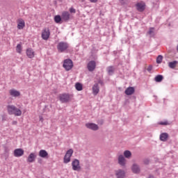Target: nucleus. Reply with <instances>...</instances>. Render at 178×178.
Wrapping results in <instances>:
<instances>
[{
	"label": "nucleus",
	"mask_w": 178,
	"mask_h": 178,
	"mask_svg": "<svg viewBox=\"0 0 178 178\" xmlns=\"http://www.w3.org/2000/svg\"><path fill=\"white\" fill-rule=\"evenodd\" d=\"M7 111L8 115H15V116H22V111L13 105H8Z\"/></svg>",
	"instance_id": "f257e3e1"
},
{
	"label": "nucleus",
	"mask_w": 178,
	"mask_h": 178,
	"mask_svg": "<svg viewBox=\"0 0 178 178\" xmlns=\"http://www.w3.org/2000/svg\"><path fill=\"white\" fill-rule=\"evenodd\" d=\"M63 67L67 71L72 70L73 69V61L70 58H67L64 60Z\"/></svg>",
	"instance_id": "f03ea898"
},
{
	"label": "nucleus",
	"mask_w": 178,
	"mask_h": 178,
	"mask_svg": "<svg viewBox=\"0 0 178 178\" xmlns=\"http://www.w3.org/2000/svg\"><path fill=\"white\" fill-rule=\"evenodd\" d=\"M69 48V44L66 42H60L57 44V49L58 52H65Z\"/></svg>",
	"instance_id": "7ed1b4c3"
},
{
	"label": "nucleus",
	"mask_w": 178,
	"mask_h": 178,
	"mask_svg": "<svg viewBox=\"0 0 178 178\" xmlns=\"http://www.w3.org/2000/svg\"><path fill=\"white\" fill-rule=\"evenodd\" d=\"M59 99L61 104H67L70 101V95L67 93H63L59 95Z\"/></svg>",
	"instance_id": "20e7f679"
},
{
	"label": "nucleus",
	"mask_w": 178,
	"mask_h": 178,
	"mask_svg": "<svg viewBox=\"0 0 178 178\" xmlns=\"http://www.w3.org/2000/svg\"><path fill=\"white\" fill-rule=\"evenodd\" d=\"M72 170L76 172H80L81 170V166H80V161L77 159H74L72 162Z\"/></svg>",
	"instance_id": "39448f33"
},
{
	"label": "nucleus",
	"mask_w": 178,
	"mask_h": 178,
	"mask_svg": "<svg viewBox=\"0 0 178 178\" xmlns=\"http://www.w3.org/2000/svg\"><path fill=\"white\" fill-rule=\"evenodd\" d=\"M72 155H73V150L70 149L67 151L65 155L64 156V163H69V162H70V158H72Z\"/></svg>",
	"instance_id": "423d86ee"
},
{
	"label": "nucleus",
	"mask_w": 178,
	"mask_h": 178,
	"mask_svg": "<svg viewBox=\"0 0 178 178\" xmlns=\"http://www.w3.org/2000/svg\"><path fill=\"white\" fill-rule=\"evenodd\" d=\"M49 35H51V32L49 31V29L44 28L42 31V38L47 41L48 38H49Z\"/></svg>",
	"instance_id": "0eeeda50"
},
{
	"label": "nucleus",
	"mask_w": 178,
	"mask_h": 178,
	"mask_svg": "<svg viewBox=\"0 0 178 178\" xmlns=\"http://www.w3.org/2000/svg\"><path fill=\"white\" fill-rule=\"evenodd\" d=\"M145 3L144 1L138 2L136 4L138 12H144L145 10Z\"/></svg>",
	"instance_id": "6e6552de"
},
{
	"label": "nucleus",
	"mask_w": 178,
	"mask_h": 178,
	"mask_svg": "<svg viewBox=\"0 0 178 178\" xmlns=\"http://www.w3.org/2000/svg\"><path fill=\"white\" fill-rule=\"evenodd\" d=\"M88 70L89 72H94L97 67V63L95 60H90L87 65Z\"/></svg>",
	"instance_id": "1a4fd4ad"
},
{
	"label": "nucleus",
	"mask_w": 178,
	"mask_h": 178,
	"mask_svg": "<svg viewBox=\"0 0 178 178\" xmlns=\"http://www.w3.org/2000/svg\"><path fill=\"white\" fill-rule=\"evenodd\" d=\"M115 176L117 178H124L126 177V172L123 170H116L115 171Z\"/></svg>",
	"instance_id": "9d476101"
},
{
	"label": "nucleus",
	"mask_w": 178,
	"mask_h": 178,
	"mask_svg": "<svg viewBox=\"0 0 178 178\" xmlns=\"http://www.w3.org/2000/svg\"><path fill=\"white\" fill-rule=\"evenodd\" d=\"M24 155V150L23 149H15L14 150V156L16 158H20V156H23Z\"/></svg>",
	"instance_id": "9b49d317"
},
{
	"label": "nucleus",
	"mask_w": 178,
	"mask_h": 178,
	"mask_svg": "<svg viewBox=\"0 0 178 178\" xmlns=\"http://www.w3.org/2000/svg\"><path fill=\"white\" fill-rule=\"evenodd\" d=\"M86 127H87V129L93 130V131H97V130H98V129H99L98 127V125H97V124H95V123H87V124H86Z\"/></svg>",
	"instance_id": "f8f14e48"
},
{
	"label": "nucleus",
	"mask_w": 178,
	"mask_h": 178,
	"mask_svg": "<svg viewBox=\"0 0 178 178\" xmlns=\"http://www.w3.org/2000/svg\"><path fill=\"white\" fill-rule=\"evenodd\" d=\"M70 19V13L67 11L63 12L62 13V19L64 22H69Z\"/></svg>",
	"instance_id": "ddd939ff"
},
{
	"label": "nucleus",
	"mask_w": 178,
	"mask_h": 178,
	"mask_svg": "<svg viewBox=\"0 0 178 178\" xmlns=\"http://www.w3.org/2000/svg\"><path fill=\"white\" fill-rule=\"evenodd\" d=\"M131 170L134 173L138 174L140 172V165H138L137 163H134L131 168Z\"/></svg>",
	"instance_id": "4468645a"
},
{
	"label": "nucleus",
	"mask_w": 178,
	"mask_h": 178,
	"mask_svg": "<svg viewBox=\"0 0 178 178\" xmlns=\"http://www.w3.org/2000/svg\"><path fill=\"white\" fill-rule=\"evenodd\" d=\"M36 158H37V155H35V154L31 153L27 158V162H29V163H33V162L35 161Z\"/></svg>",
	"instance_id": "2eb2a0df"
},
{
	"label": "nucleus",
	"mask_w": 178,
	"mask_h": 178,
	"mask_svg": "<svg viewBox=\"0 0 178 178\" xmlns=\"http://www.w3.org/2000/svg\"><path fill=\"white\" fill-rule=\"evenodd\" d=\"M134 91H136L134 87L129 86L125 90L124 92L126 95H133V94H134Z\"/></svg>",
	"instance_id": "dca6fc26"
},
{
	"label": "nucleus",
	"mask_w": 178,
	"mask_h": 178,
	"mask_svg": "<svg viewBox=\"0 0 178 178\" xmlns=\"http://www.w3.org/2000/svg\"><path fill=\"white\" fill-rule=\"evenodd\" d=\"M118 163L121 166H124L126 165V159H124V156L122 154L118 156Z\"/></svg>",
	"instance_id": "f3484780"
},
{
	"label": "nucleus",
	"mask_w": 178,
	"mask_h": 178,
	"mask_svg": "<svg viewBox=\"0 0 178 178\" xmlns=\"http://www.w3.org/2000/svg\"><path fill=\"white\" fill-rule=\"evenodd\" d=\"M92 93L94 95H97L98 92H99V86L98 83H95L92 88Z\"/></svg>",
	"instance_id": "a211bd4d"
},
{
	"label": "nucleus",
	"mask_w": 178,
	"mask_h": 178,
	"mask_svg": "<svg viewBox=\"0 0 178 178\" xmlns=\"http://www.w3.org/2000/svg\"><path fill=\"white\" fill-rule=\"evenodd\" d=\"M25 26H26V23L24 22V20L19 19L18 21V24H17L18 30H23V29H24Z\"/></svg>",
	"instance_id": "6ab92c4d"
},
{
	"label": "nucleus",
	"mask_w": 178,
	"mask_h": 178,
	"mask_svg": "<svg viewBox=\"0 0 178 178\" xmlns=\"http://www.w3.org/2000/svg\"><path fill=\"white\" fill-rule=\"evenodd\" d=\"M169 138V134L166 132L162 133L160 134V140L161 141H168V138Z\"/></svg>",
	"instance_id": "aec40b11"
},
{
	"label": "nucleus",
	"mask_w": 178,
	"mask_h": 178,
	"mask_svg": "<svg viewBox=\"0 0 178 178\" xmlns=\"http://www.w3.org/2000/svg\"><path fill=\"white\" fill-rule=\"evenodd\" d=\"M39 156H40V158H48V152L44 149L40 150Z\"/></svg>",
	"instance_id": "412c9836"
},
{
	"label": "nucleus",
	"mask_w": 178,
	"mask_h": 178,
	"mask_svg": "<svg viewBox=\"0 0 178 178\" xmlns=\"http://www.w3.org/2000/svg\"><path fill=\"white\" fill-rule=\"evenodd\" d=\"M10 95L11 97H20V92L15 89H12L10 90Z\"/></svg>",
	"instance_id": "4be33fe9"
},
{
	"label": "nucleus",
	"mask_w": 178,
	"mask_h": 178,
	"mask_svg": "<svg viewBox=\"0 0 178 178\" xmlns=\"http://www.w3.org/2000/svg\"><path fill=\"white\" fill-rule=\"evenodd\" d=\"M108 76H112L115 73V68L113 66H109L106 68Z\"/></svg>",
	"instance_id": "5701e85b"
},
{
	"label": "nucleus",
	"mask_w": 178,
	"mask_h": 178,
	"mask_svg": "<svg viewBox=\"0 0 178 178\" xmlns=\"http://www.w3.org/2000/svg\"><path fill=\"white\" fill-rule=\"evenodd\" d=\"M26 55L30 59H31L34 56V51L33 49H28L26 50Z\"/></svg>",
	"instance_id": "b1692460"
},
{
	"label": "nucleus",
	"mask_w": 178,
	"mask_h": 178,
	"mask_svg": "<svg viewBox=\"0 0 178 178\" xmlns=\"http://www.w3.org/2000/svg\"><path fill=\"white\" fill-rule=\"evenodd\" d=\"M177 63H178L177 60L171 61L168 63V66L170 69H175Z\"/></svg>",
	"instance_id": "393cba45"
},
{
	"label": "nucleus",
	"mask_w": 178,
	"mask_h": 178,
	"mask_svg": "<svg viewBox=\"0 0 178 178\" xmlns=\"http://www.w3.org/2000/svg\"><path fill=\"white\" fill-rule=\"evenodd\" d=\"M162 80H163V76L161 75V74L156 76L154 78V81L156 83H161V81H162Z\"/></svg>",
	"instance_id": "a878e982"
},
{
	"label": "nucleus",
	"mask_w": 178,
	"mask_h": 178,
	"mask_svg": "<svg viewBox=\"0 0 178 178\" xmlns=\"http://www.w3.org/2000/svg\"><path fill=\"white\" fill-rule=\"evenodd\" d=\"M154 30H155V28L154 27L149 28L147 33L149 35H150V37H154V35H155V32L154 31Z\"/></svg>",
	"instance_id": "bb28decb"
},
{
	"label": "nucleus",
	"mask_w": 178,
	"mask_h": 178,
	"mask_svg": "<svg viewBox=\"0 0 178 178\" xmlns=\"http://www.w3.org/2000/svg\"><path fill=\"white\" fill-rule=\"evenodd\" d=\"M75 88L77 91H81L83 90V85L80 83H76L75 84Z\"/></svg>",
	"instance_id": "cd10ccee"
},
{
	"label": "nucleus",
	"mask_w": 178,
	"mask_h": 178,
	"mask_svg": "<svg viewBox=\"0 0 178 178\" xmlns=\"http://www.w3.org/2000/svg\"><path fill=\"white\" fill-rule=\"evenodd\" d=\"M124 156H125L127 159L131 158V152H130L129 150H125L124 152Z\"/></svg>",
	"instance_id": "c85d7f7f"
},
{
	"label": "nucleus",
	"mask_w": 178,
	"mask_h": 178,
	"mask_svg": "<svg viewBox=\"0 0 178 178\" xmlns=\"http://www.w3.org/2000/svg\"><path fill=\"white\" fill-rule=\"evenodd\" d=\"M54 22L55 23H60V22H62V17L60 15H56L54 17Z\"/></svg>",
	"instance_id": "c756f323"
},
{
	"label": "nucleus",
	"mask_w": 178,
	"mask_h": 178,
	"mask_svg": "<svg viewBox=\"0 0 178 178\" xmlns=\"http://www.w3.org/2000/svg\"><path fill=\"white\" fill-rule=\"evenodd\" d=\"M163 59V56H162V55H159L156 58V63H162Z\"/></svg>",
	"instance_id": "7c9ffc66"
},
{
	"label": "nucleus",
	"mask_w": 178,
	"mask_h": 178,
	"mask_svg": "<svg viewBox=\"0 0 178 178\" xmlns=\"http://www.w3.org/2000/svg\"><path fill=\"white\" fill-rule=\"evenodd\" d=\"M16 51L18 54H22V44H18L16 47Z\"/></svg>",
	"instance_id": "2f4dec72"
},
{
	"label": "nucleus",
	"mask_w": 178,
	"mask_h": 178,
	"mask_svg": "<svg viewBox=\"0 0 178 178\" xmlns=\"http://www.w3.org/2000/svg\"><path fill=\"white\" fill-rule=\"evenodd\" d=\"M159 124H160L161 126H168L169 124V122H168V120L163 122L161 121L159 122Z\"/></svg>",
	"instance_id": "473e14b6"
},
{
	"label": "nucleus",
	"mask_w": 178,
	"mask_h": 178,
	"mask_svg": "<svg viewBox=\"0 0 178 178\" xmlns=\"http://www.w3.org/2000/svg\"><path fill=\"white\" fill-rule=\"evenodd\" d=\"M144 165H149V159H145L143 160Z\"/></svg>",
	"instance_id": "72a5a7b5"
},
{
	"label": "nucleus",
	"mask_w": 178,
	"mask_h": 178,
	"mask_svg": "<svg viewBox=\"0 0 178 178\" xmlns=\"http://www.w3.org/2000/svg\"><path fill=\"white\" fill-rule=\"evenodd\" d=\"M70 13H76V9L72 7L70 8Z\"/></svg>",
	"instance_id": "f704fd0d"
},
{
	"label": "nucleus",
	"mask_w": 178,
	"mask_h": 178,
	"mask_svg": "<svg viewBox=\"0 0 178 178\" xmlns=\"http://www.w3.org/2000/svg\"><path fill=\"white\" fill-rule=\"evenodd\" d=\"M152 70V65H149L147 67V72L150 73Z\"/></svg>",
	"instance_id": "c9c22d12"
},
{
	"label": "nucleus",
	"mask_w": 178,
	"mask_h": 178,
	"mask_svg": "<svg viewBox=\"0 0 178 178\" xmlns=\"http://www.w3.org/2000/svg\"><path fill=\"white\" fill-rule=\"evenodd\" d=\"M91 3H97L98 2V0H89Z\"/></svg>",
	"instance_id": "e433bc0d"
},
{
	"label": "nucleus",
	"mask_w": 178,
	"mask_h": 178,
	"mask_svg": "<svg viewBox=\"0 0 178 178\" xmlns=\"http://www.w3.org/2000/svg\"><path fill=\"white\" fill-rule=\"evenodd\" d=\"M99 84H101V86H104V81L102 80L98 81Z\"/></svg>",
	"instance_id": "4c0bfd02"
},
{
	"label": "nucleus",
	"mask_w": 178,
	"mask_h": 178,
	"mask_svg": "<svg viewBox=\"0 0 178 178\" xmlns=\"http://www.w3.org/2000/svg\"><path fill=\"white\" fill-rule=\"evenodd\" d=\"M13 124H17V121H13Z\"/></svg>",
	"instance_id": "58836bf2"
},
{
	"label": "nucleus",
	"mask_w": 178,
	"mask_h": 178,
	"mask_svg": "<svg viewBox=\"0 0 178 178\" xmlns=\"http://www.w3.org/2000/svg\"><path fill=\"white\" fill-rule=\"evenodd\" d=\"M38 163H42V160H41V159H38Z\"/></svg>",
	"instance_id": "ea45409f"
},
{
	"label": "nucleus",
	"mask_w": 178,
	"mask_h": 178,
	"mask_svg": "<svg viewBox=\"0 0 178 178\" xmlns=\"http://www.w3.org/2000/svg\"><path fill=\"white\" fill-rule=\"evenodd\" d=\"M40 120L42 122V120H44V118H42V117H40Z\"/></svg>",
	"instance_id": "a19ab883"
},
{
	"label": "nucleus",
	"mask_w": 178,
	"mask_h": 178,
	"mask_svg": "<svg viewBox=\"0 0 178 178\" xmlns=\"http://www.w3.org/2000/svg\"><path fill=\"white\" fill-rule=\"evenodd\" d=\"M148 178H154L152 175H149Z\"/></svg>",
	"instance_id": "79ce46f5"
}]
</instances>
